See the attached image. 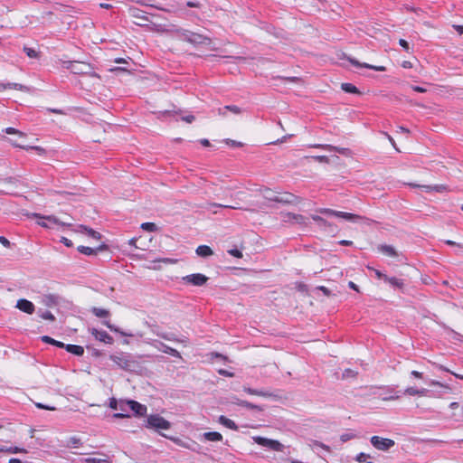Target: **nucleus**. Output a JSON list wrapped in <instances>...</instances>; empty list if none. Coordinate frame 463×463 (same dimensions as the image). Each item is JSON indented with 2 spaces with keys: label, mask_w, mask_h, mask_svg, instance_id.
<instances>
[{
  "label": "nucleus",
  "mask_w": 463,
  "mask_h": 463,
  "mask_svg": "<svg viewBox=\"0 0 463 463\" xmlns=\"http://www.w3.org/2000/svg\"><path fill=\"white\" fill-rule=\"evenodd\" d=\"M312 146L313 147L326 149V150H328V151H335V152H338V153H340L342 155H348V153H349V149L348 148L338 147V146H335L328 145V144H317V145H314Z\"/></svg>",
  "instance_id": "f3484780"
},
{
  "label": "nucleus",
  "mask_w": 463,
  "mask_h": 463,
  "mask_svg": "<svg viewBox=\"0 0 463 463\" xmlns=\"http://www.w3.org/2000/svg\"><path fill=\"white\" fill-rule=\"evenodd\" d=\"M109 358L123 370L130 371L135 366V362L131 359L130 354H112Z\"/></svg>",
  "instance_id": "20e7f679"
},
{
  "label": "nucleus",
  "mask_w": 463,
  "mask_h": 463,
  "mask_svg": "<svg viewBox=\"0 0 463 463\" xmlns=\"http://www.w3.org/2000/svg\"><path fill=\"white\" fill-rule=\"evenodd\" d=\"M175 32L182 40L194 45H210L212 43V39L210 37L184 29H177Z\"/></svg>",
  "instance_id": "f257e3e1"
},
{
  "label": "nucleus",
  "mask_w": 463,
  "mask_h": 463,
  "mask_svg": "<svg viewBox=\"0 0 463 463\" xmlns=\"http://www.w3.org/2000/svg\"><path fill=\"white\" fill-rule=\"evenodd\" d=\"M6 134L8 135H17L20 138H25L26 137V134L14 128H6L5 130H4Z\"/></svg>",
  "instance_id": "72a5a7b5"
},
{
  "label": "nucleus",
  "mask_w": 463,
  "mask_h": 463,
  "mask_svg": "<svg viewBox=\"0 0 463 463\" xmlns=\"http://www.w3.org/2000/svg\"><path fill=\"white\" fill-rule=\"evenodd\" d=\"M349 61L356 67L367 68V69H371V70H373L376 71H385V67H383V66H374V65H371L368 63H361L354 59H349Z\"/></svg>",
  "instance_id": "4be33fe9"
},
{
  "label": "nucleus",
  "mask_w": 463,
  "mask_h": 463,
  "mask_svg": "<svg viewBox=\"0 0 463 463\" xmlns=\"http://www.w3.org/2000/svg\"><path fill=\"white\" fill-rule=\"evenodd\" d=\"M90 331L97 340L109 345L113 343V338L106 331L98 330L96 328H91Z\"/></svg>",
  "instance_id": "f8f14e48"
},
{
  "label": "nucleus",
  "mask_w": 463,
  "mask_h": 463,
  "mask_svg": "<svg viewBox=\"0 0 463 463\" xmlns=\"http://www.w3.org/2000/svg\"><path fill=\"white\" fill-rule=\"evenodd\" d=\"M61 241L67 247H71L73 245L71 241L67 239L66 237H61Z\"/></svg>",
  "instance_id": "0e129e2a"
},
{
  "label": "nucleus",
  "mask_w": 463,
  "mask_h": 463,
  "mask_svg": "<svg viewBox=\"0 0 463 463\" xmlns=\"http://www.w3.org/2000/svg\"><path fill=\"white\" fill-rule=\"evenodd\" d=\"M228 253L230 255L233 256V257H236V258H241L242 257L241 251L237 250V249L229 250Z\"/></svg>",
  "instance_id": "603ef678"
},
{
  "label": "nucleus",
  "mask_w": 463,
  "mask_h": 463,
  "mask_svg": "<svg viewBox=\"0 0 463 463\" xmlns=\"http://www.w3.org/2000/svg\"><path fill=\"white\" fill-rule=\"evenodd\" d=\"M146 344L148 345H151L152 346H154L155 348H156L157 350L159 351H162L165 354H168L172 356H175V357H177V358H181V354L180 353L175 349V348H172L166 345H165L164 343L160 342V341H157V340H146Z\"/></svg>",
  "instance_id": "1a4fd4ad"
},
{
  "label": "nucleus",
  "mask_w": 463,
  "mask_h": 463,
  "mask_svg": "<svg viewBox=\"0 0 463 463\" xmlns=\"http://www.w3.org/2000/svg\"><path fill=\"white\" fill-rule=\"evenodd\" d=\"M399 43L407 52H410L411 48L407 41L400 39Z\"/></svg>",
  "instance_id": "5fc2aeb1"
},
{
  "label": "nucleus",
  "mask_w": 463,
  "mask_h": 463,
  "mask_svg": "<svg viewBox=\"0 0 463 463\" xmlns=\"http://www.w3.org/2000/svg\"><path fill=\"white\" fill-rule=\"evenodd\" d=\"M105 249H106V245H104V244L98 247L97 249H93V248L86 247V246H79L78 247V250L80 253H82L84 255H88V256L95 255V254H97L98 251L105 250Z\"/></svg>",
  "instance_id": "412c9836"
},
{
  "label": "nucleus",
  "mask_w": 463,
  "mask_h": 463,
  "mask_svg": "<svg viewBox=\"0 0 463 463\" xmlns=\"http://www.w3.org/2000/svg\"><path fill=\"white\" fill-rule=\"evenodd\" d=\"M385 282L389 283L392 287L396 288H402L404 286L403 280L395 277L385 278Z\"/></svg>",
  "instance_id": "c85d7f7f"
},
{
  "label": "nucleus",
  "mask_w": 463,
  "mask_h": 463,
  "mask_svg": "<svg viewBox=\"0 0 463 463\" xmlns=\"http://www.w3.org/2000/svg\"><path fill=\"white\" fill-rule=\"evenodd\" d=\"M318 212L320 213H323L326 215H331V216H335L338 218H343V219L352 222H357L358 221H368L366 218L357 215V214L335 211V210H332L329 208H321L318 210Z\"/></svg>",
  "instance_id": "7ed1b4c3"
},
{
  "label": "nucleus",
  "mask_w": 463,
  "mask_h": 463,
  "mask_svg": "<svg viewBox=\"0 0 463 463\" xmlns=\"http://www.w3.org/2000/svg\"><path fill=\"white\" fill-rule=\"evenodd\" d=\"M312 219L317 222L318 226L321 228H325L326 226H329L330 224L326 221L324 218L318 216V215H312Z\"/></svg>",
  "instance_id": "a19ab883"
},
{
  "label": "nucleus",
  "mask_w": 463,
  "mask_h": 463,
  "mask_svg": "<svg viewBox=\"0 0 463 463\" xmlns=\"http://www.w3.org/2000/svg\"><path fill=\"white\" fill-rule=\"evenodd\" d=\"M404 394L409 396H419V388L411 386L404 390Z\"/></svg>",
  "instance_id": "79ce46f5"
},
{
  "label": "nucleus",
  "mask_w": 463,
  "mask_h": 463,
  "mask_svg": "<svg viewBox=\"0 0 463 463\" xmlns=\"http://www.w3.org/2000/svg\"><path fill=\"white\" fill-rule=\"evenodd\" d=\"M252 439L254 440L255 443L273 451H282L284 449V445L280 443L279 440L260 436H254L252 437Z\"/></svg>",
  "instance_id": "39448f33"
},
{
  "label": "nucleus",
  "mask_w": 463,
  "mask_h": 463,
  "mask_svg": "<svg viewBox=\"0 0 463 463\" xmlns=\"http://www.w3.org/2000/svg\"><path fill=\"white\" fill-rule=\"evenodd\" d=\"M103 324L108 327L109 328L111 331H114V332H117V333H119L120 335H128V336H131L132 335L129 334V333H125L123 331H120L119 328L116 327L115 326L111 325L109 321H105L103 322Z\"/></svg>",
  "instance_id": "ea45409f"
},
{
  "label": "nucleus",
  "mask_w": 463,
  "mask_h": 463,
  "mask_svg": "<svg viewBox=\"0 0 463 463\" xmlns=\"http://www.w3.org/2000/svg\"><path fill=\"white\" fill-rule=\"evenodd\" d=\"M8 141L14 146H16V147H20V148H23V149H26V150H29V149H32V150H34L36 151V153L39 155V156H43L45 155L46 151L44 148H43L42 146H24L22 144H19L17 143L16 141H14L12 139H8Z\"/></svg>",
  "instance_id": "a211bd4d"
},
{
  "label": "nucleus",
  "mask_w": 463,
  "mask_h": 463,
  "mask_svg": "<svg viewBox=\"0 0 463 463\" xmlns=\"http://www.w3.org/2000/svg\"><path fill=\"white\" fill-rule=\"evenodd\" d=\"M203 437L205 440H208V441H222V435L217 431L204 432L203 434Z\"/></svg>",
  "instance_id": "b1692460"
},
{
  "label": "nucleus",
  "mask_w": 463,
  "mask_h": 463,
  "mask_svg": "<svg viewBox=\"0 0 463 463\" xmlns=\"http://www.w3.org/2000/svg\"><path fill=\"white\" fill-rule=\"evenodd\" d=\"M371 443L375 449L383 451L389 450L395 444L394 440L379 436H373L371 438Z\"/></svg>",
  "instance_id": "6e6552de"
},
{
  "label": "nucleus",
  "mask_w": 463,
  "mask_h": 463,
  "mask_svg": "<svg viewBox=\"0 0 463 463\" xmlns=\"http://www.w3.org/2000/svg\"><path fill=\"white\" fill-rule=\"evenodd\" d=\"M147 427L156 430H168L171 423L163 417L154 414L147 417Z\"/></svg>",
  "instance_id": "0eeeda50"
},
{
  "label": "nucleus",
  "mask_w": 463,
  "mask_h": 463,
  "mask_svg": "<svg viewBox=\"0 0 463 463\" xmlns=\"http://www.w3.org/2000/svg\"><path fill=\"white\" fill-rule=\"evenodd\" d=\"M219 422L230 430H238V426L236 425V423L223 415L219 417Z\"/></svg>",
  "instance_id": "393cba45"
},
{
  "label": "nucleus",
  "mask_w": 463,
  "mask_h": 463,
  "mask_svg": "<svg viewBox=\"0 0 463 463\" xmlns=\"http://www.w3.org/2000/svg\"><path fill=\"white\" fill-rule=\"evenodd\" d=\"M84 462L85 463H109V460L108 457H105V458H87L84 459Z\"/></svg>",
  "instance_id": "4c0bfd02"
},
{
  "label": "nucleus",
  "mask_w": 463,
  "mask_h": 463,
  "mask_svg": "<svg viewBox=\"0 0 463 463\" xmlns=\"http://www.w3.org/2000/svg\"><path fill=\"white\" fill-rule=\"evenodd\" d=\"M226 110H229L234 114H240L241 113V109L237 106H234V105H229V106H225L223 109H220V114L222 115V116H225L226 113L225 111Z\"/></svg>",
  "instance_id": "7c9ffc66"
},
{
  "label": "nucleus",
  "mask_w": 463,
  "mask_h": 463,
  "mask_svg": "<svg viewBox=\"0 0 463 463\" xmlns=\"http://www.w3.org/2000/svg\"><path fill=\"white\" fill-rule=\"evenodd\" d=\"M130 410L137 416H143L146 413V407L136 401L128 400V411Z\"/></svg>",
  "instance_id": "4468645a"
},
{
  "label": "nucleus",
  "mask_w": 463,
  "mask_h": 463,
  "mask_svg": "<svg viewBox=\"0 0 463 463\" xmlns=\"http://www.w3.org/2000/svg\"><path fill=\"white\" fill-rule=\"evenodd\" d=\"M85 234L94 240H97V241L100 240V238H101V235L99 232H98L89 227H87Z\"/></svg>",
  "instance_id": "58836bf2"
},
{
  "label": "nucleus",
  "mask_w": 463,
  "mask_h": 463,
  "mask_svg": "<svg viewBox=\"0 0 463 463\" xmlns=\"http://www.w3.org/2000/svg\"><path fill=\"white\" fill-rule=\"evenodd\" d=\"M252 439L254 440L255 443L273 451H282L284 449V445L280 443L279 440L260 436H254L252 437Z\"/></svg>",
  "instance_id": "423d86ee"
},
{
  "label": "nucleus",
  "mask_w": 463,
  "mask_h": 463,
  "mask_svg": "<svg viewBox=\"0 0 463 463\" xmlns=\"http://www.w3.org/2000/svg\"><path fill=\"white\" fill-rule=\"evenodd\" d=\"M211 206L215 207H222V208H232V209H239V206L236 205H225V204H218V203H212Z\"/></svg>",
  "instance_id": "bf43d9fd"
},
{
  "label": "nucleus",
  "mask_w": 463,
  "mask_h": 463,
  "mask_svg": "<svg viewBox=\"0 0 463 463\" xmlns=\"http://www.w3.org/2000/svg\"><path fill=\"white\" fill-rule=\"evenodd\" d=\"M129 14L134 18L140 19L145 22L148 20L147 17L142 14V11L138 10L137 8H130Z\"/></svg>",
  "instance_id": "c756f323"
},
{
  "label": "nucleus",
  "mask_w": 463,
  "mask_h": 463,
  "mask_svg": "<svg viewBox=\"0 0 463 463\" xmlns=\"http://www.w3.org/2000/svg\"><path fill=\"white\" fill-rule=\"evenodd\" d=\"M7 453H26V449L18 447H9L6 449Z\"/></svg>",
  "instance_id": "49530a36"
},
{
  "label": "nucleus",
  "mask_w": 463,
  "mask_h": 463,
  "mask_svg": "<svg viewBox=\"0 0 463 463\" xmlns=\"http://www.w3.org/2000/svg\"><path fill=\"white\" fill-rule=\"evenodd\" d=\"M196 254L200 257H209L213 254L212 249L207 245H201L196 249Z\"/></svg>",
  "instance_id": "bb28decb"
},
{
  "label": "nucleus",
  "mask_w": 463,
  "mask_h": 463,
  "mask_svg": "<svg viewBox=\"0 0 463 463\" xmlns=\"http://www.w3.org/2000/svg\"><path fill=\"white\" fill-rule=\"evenodd\" d=\"M32 217L37 219V224L47 229H54L57 226H70L71 223L60 221L57 217L53 215L42 216L38 213H33Z\"/></svg>",
  "instance_id": "f03ea898"
},
{
  "label": "nucleus",
  "mask_w": 463,
  "mask_h": 463,
  "mask_svg": "<svg viewBox=\"0 0 463 463\" xmlns=\"http://www.w3.org/2000/svg\"><path fill=\"white\" fill-rule=\"evenodd\" d=\"M153 262H155V263L156 262H161V263H164V264H175L177 262V260L171 259V258H163V259L156 260Z\"/></svg>",
  "instance_id": "c03bdc74"
},
{
  "label": "nucleus",
  "mask_w": 463,
  "mask_h": 463,
  "mask_svg": "<svg viewBox=\"0 0 463 463\" xmlns=\"http://www.w3.org/2000/svg\"><path fill=\"white\" fill-rule=\"evenodd\" d=\"M86 230H87V226H84V225H78L77 227H75V228L73 229V232H76V233H82V234H85Z\"/></svg>",
  "instance_id": "4d7b16f0"
},
{
  "label": "nucleus",
  "mask_w": 463,
  "mask_h": 463,
  "mask_svg": "<svg viewBox=\"0 0 463 463\" xmlns=\"http://www.w3.org/2000/svg\"><path fill=\"white\" fill-rule=\"evenodd\" d=\"M109 405L112 410L128 411V400H117L116 398H110Z\"/></svg>",
  "instance_id": "2eb2a0df"
},
{
  "label": "nucleus",
  "mask_w": 463,
  "mask_h": 463,
  "mask_svg": "<svg viewBox=\"0 0 463 463\" xmlns=\"http://www.w3.org/2000/svg\"><path fill=\"white\" fill-rule=\"evenodd\" d=\"M453 28L460 34L463 33V25H457V24H454L453 25Z\"/></svg>",
  "instance_id": "774afa93"
},
{
  "label": "nucleus",
  "mask_w": 463,
  "mask_h": 463,
  "mask_svg": "<svg viewBox=\"0 0 463 463\" xmlns=\"http://www.w3.org/2000/svg\"><path fill=\"white\" fill-rule=\"evenodd\" d=\"M415 186L421 187L426 192H429V193H430V192L444 193V192L449 191L448 186L445 184H435V185H418V184H416Z\"/></svg>",
  "instance_id": "6ab92c4d"
},
{
  "label": "nucleus",
  "mask_w": 463,
  "mask_h": 463,
  "mask_svg": "<svg viewBox=\"0 0 463 463\" xmlns=\"http://www.w3.org/2000/svg\"><path fill=\"white\" fill-rule=\"evenodd\" d=\"M378 250L380 252H382L383 254L392 257V258L398 257V251L395 250L394 247H392L391 245H386V244L380 245V246H378Z\"/></svg>",
  "instance_id": "aec40b11"
},
{
  "label": "nucleus",
  "mask_w": 463,
  "mask_h": 463,
  "mask_svg": "<svg viewBox=\"0 0 463 463\" xmlns=\"http://www.w3.org/2000/svg\"><path fill=\"white\" fill-rule=\"evenodd\" d=\"M0 243L5 248L10 247V241L4 236H0Z\"/></svg>",
  "instance_id": "052dcab7"
},
{
  "label": "nucleus",
  "mask_w": 463,
  "mask_h": 463,
  "mask_svg": "<svg viewBox=\"0 0 463 463\" xmlns=\"http://www.w3.org/2000/svg\"><path fill=\"white\" fill-rule=\"evenodd\" d=\"M317 289H318V290H320V291H322V292L324 293V295H326V296H330V290H329L327 288H326V287H324V286H319V287L317 288Z\"/></svg>",
  "instance_id": "69168bd1"
},
{
  "label": "nucleus",
  "mask_w": 463,
  "mask_h": 463,
  "mask_svg": "<svg viewBox=\"0 0 463 463\" xmlns=\"http://www.w3.org/2000/svg\"><path fill=\"white\" fill-rule=\"evenodd\" d=\"M356 375V373L354 372L353 370L351 369H346L345 370L344 373H343V376L344 377H354Z\"/></svg>",
  "instance_id": "13d9d810"
},
{
  "label": "nucleus",
  "mask_w": 463,
  "mask_h": 463,
  "mask_svg": "<svg viewBox=\"0 0 463 463\" xmlns=\"http://www.w3.org/2000/svg\"><path fill=\"white\" fill-rule=\"evenodd\" d=\"M445 243H446L447 245H449V246H458V247L463 248V245H462V244L457 243V242H455V241H450V240H447V241H445Z\"/></svg>",
  "instance_id": "338daca9"
},
{
  "label": "nucleus",
  "mask_w": 463,
  "mask_h": 463,
  "mask_svg": "<svg viewBox=\"0 0 463 463\" xmlns=\"http://www.w3.org/2000/svg\"><path fill=\"white\" fill-rule=\"evenodd\" d=\"M313 158L319 163L329 164V158L326 156H316Z\"/></svg>",
  "instance_id": "8fccbe9b"
},
{
  "label": "nucleus",
  "mask_w": 463,
  "mask_h": 463,
  "mask_svg": "<svg viewBox=\"0 0 463 463\" xmlns=\"http://www.w3.org/2000/svg\"><path fill=\"white\" fill-rule=\"evenodd\" d=\"M430 391L426 388H419V397L429 396Z\"/></svg>",
  "instance_id": "680f3d73"
},
{
  "label": "nucleus",
  "mask_w": 463,
  "mask_h": 463,
  "mask_svg": "<svg viewBox=\"0 0 463 463\" xmlns=\"http://www.w3.org/2000/svg\"><path fill=\"white\" fill-rule=\"evenodd\" d=\"M292 217L297 223L307 224V218L305 216L294 214Z\"/></svg>",
  "instance_id": "09e8293b"
},
{
  "label": "nucleus",
  "mask_w": 463,
  "mask_h": 463,
  "mask_svg": "<svg viewBox=\"0 0 463 463\" xmlns=\"http://www.w3.org/2000/svg\"><path fill=\"white\" fill-rule=\"evenodd\" d=\"M39 315L43 319H46V320H50V321H54V319H55L54 316L50 311H43V312H40Z\"/></svg>",
  "instance_id": "37998d69"
},
{
  "label": "nucleus",
  "mask_w": 463,
  "mask_h": 463,
  "mask_svg": "<svg viewBox=\"0 0 463 463\" xmlns=\"http://www.w3.org/2000/svg\"><path fill=\"white\" fill-rule=\"evenodd\" d=\"M240 406L246 407L252 410H260L258 405H254L248 402H243V403H239Z\"/></svg>",
  "instance_id": "3c124183"
},
{
  "label": "nucleus",
  "mask_w": 463,
  "mask_h": 463,
  "mask_svg": "<svg viewBox=\"0 0 463 463\" xmlns=\"http://www.w3.org/2000/svg\"><path fill=\"white\" fill-rule=\"evenodd\" d=\"M59 298L52 294L44 295L43 297V303L47 307H54L58 304Z\"/></svg>",
  "instance_id": "5701e85b"
},
{
  "label": "nucleus",
  "mask_w": 463,
  "mask_h": 463,
  "mask_svg": "<svg viewBox=\"0 0 463 463\" xmlns=\"http://www.w3.org/2000/svg\"><path fill=\"white\" fill-rule=\"evenodd\" d=\"M15 307L21 311L27 314H33L35 309L34 305L31 301L24 298L19 299Z\"/></svg>",
  "instance_id": "dca6fc26"
},
{
  "label": "nucleus",
  "mask_w": 463,
  "mask_h": 463,
  "mask_svg": "<svg viewBox=\"0 0 463 463\" xmlns=\"http://www.w3.org/2000/svg\"><path fill=\"white\" fill-rule=\"evenodd\" d=\"M262 195L265 199L269 200V201H272V202H278V203H290V199L288 197H291V195H288L287 198H283V197H279L277 196L274 192H272L270 189L269 188H265L263 191H262Z\"/></svg>",
  "instance_id": "ddd939ff"
},
{
  "label": "nucleus",
  "mask_w": 463,
  "mask_h": 463,
  "mask_svg": "<svg viewBox=\"0 0 463 463\" xmlns=\"http://www.w3.org/2000/svg\"><path fill=\"white\" fill-rule=\"evenodd\" d=\"M356 435L353 432H346V433H343L341 436H340V439L342 442H345L349 439H352L354 438H355Z\"/></svg>",
  "instance_id": "a18cd8bd"
},
{
  "label": "nucleus",
  "mask_w": 463,
  "mask_h": 463,
  "mask_svg": "<svg viewBox=\"0 0 463 463\" xmlns=\"http://www.w3.org/2000/svg\"><path fill=\"white\" fill-rule=\"evenodd\" d=\"M342 90L348 93H358V90L355 86L351 83H343Z\"/></svg>",
  "instance_id": "c9c22d12"
},
{
  "label": "nucleus",
  "mask_w": 463,
  "mask_h": 463,
  "mask_svg": "<svg viewBox=\"0 0 463 463\" xmlns=\"http://www.w3.org/2000/svg\"><path fill=\"white\" fill-rule=\"evenodd\" d=\"M370 458L369 455L365 454V453H359L357 456H356V460L358 462H365L366 458Z\"/></svg>",
  "instance_id": "6e6d98bb"
},
{
  "label": "nucleus",
  "mask_w": 463,
  "mask_h": 463,
  "mask_svg": "<svg viewBox=\"0 0 463 463\" xmlns=\"http://www.w3.org/2000/svg\"><path fill=\"white\" fill-rule=\"evenodd\" d=\"M66 68L71 70L75 74H83L88 73L87 69H89L90 66L83 62L69 61L66 65Z\"/></svg>",
  "instance_id": "9b49d317"
},
{
  "label": "nucleus",
  "mask_w": 463,
  "mask_h": 463,
  "mask_svg": "<svg viewBox=\"0 0 463 463\" xmlns=\"http://www.w3.org/2000/svg\"><path fill=\"white\" fill-rule=\"evenodd\" d=\"M243 391L251 395H258V396H263V397L269 396V393H268L264 391H259V390L251 389L249 387H243Z\"/></svg>",
  "instance_id": "473e14b6"
},
{
  "label": "nucleus",
  "mask_w": 463,
  "mask_h": 463,
  "mask_svg": "<svg viewBox=\"0 0 463 463\" xmlns=\"http://www.w3.org/2000/svg\"><path fill=\"white\" fill-rule=\"evenodd\" d=\"M91 312L98 317H108L109 316V310L99 307H93Z\"/></svg>",
  "instance_id": "2f4dec72"
},
{
  "label": "nucleus",
  "mask_w": 463,
  "mask_h": 463,
  "mask_svg": "<svg viewBox=\"0 0 463 463\" xmlns=\"http://www.w3.org/2000/svg\"><path fill=\"white\" fill-rule=\"evenodd\" d=\"M24 52L26 53V55L29 57V58H37L38 56V53L35 50L32 49V48H29V47H24Z\"/></svg>",
  "instance_id": "de8ad7c7"
},
{
  "label": "nucleus",
  "mask_w": 463,
  "mask_h": 463,
  "mask_svg": "<svg viewBox=\"0 0 463 463\" xmlns=\"http://www.w3.org/2000/svg\"><path fill=\"white\" fill-rule=\"evenodd\" d=\"M128 417H129V414L128 413V411H121V412H117V413L113 414V418H115V419H124V418H128Z\"/></svg>",
  "instance_id": "864d4df0"
},
{
  "label": "nucleus",
  "mask_w": 463,
  "mask_h": 463,
  "mask_svg": "<svg viewBox=\"0 0 463 463\" xmlns=\"http://www.w3.org/2000/svg\"><path fill=\"white\" fill-rule=\"evenodd\" d=\"M64 348L71 354L76 355H82L84 353V349L80 345H65Z\"/></svg>",
  "instance_id": "cd10ccee"
},
{
  "label": "nucleus",
  "mask_w": 463,
  "mask_h": 463,
  "mask_svg": "<svg viewBox=\"0 0 463 463\" xmlns=\"http://www.w3.org/2000/svg\"><path fill=\"white\" fill-rule=\"evenodd\" d=\"M182 279L187 284H191L197 287H201L208 281V278L201 273L187 275L183 277Z\"/></svg>",
  "instance_id": "9d476101"
},
{
  "label": "nucleus",
  "mask_w": 463,
  "mask_h": 463,
  "mask_svg": "<svg viewBox=\"0 0 463 463\" xmlns=\"http://www.w3.org/2000/svg\"><path fill=\"white\" fill-rule=\"evenodd\" d=\"M6 89H15V90H24V91H27L28 90V88L26 86H24V85L19 84V83L4 84V83L0 82V91H3L5 90H6Z\"/></svg>",
  "instance_id": "a878e982"
},
{
  "label": "nucleus",
  "mask_w": 463,
  "mask_h": 463,
  "mask_svg": "<svg viewBox=\"0 0 463 463\" xmlns=\"http://www.w3.org/2000/svg\"><path fill=\"white\" fill-rule=\"evenodd\" d=\"M42 340L43 342H45V343L54 345H56L58 347H64L65 346V345L63 343L56 341V340H54L52 337L47 336V335L43 336Z\"/></svg>",
  "instance_id": "e433bc0d"
},
{
  "label": "nucleus",
  "mask_w": 463,
  "mask_h": 463,
  "mask_svg": "<svg viewBox=\"0 0 463 463\" xmlns=\"http://www.w3.org/2000/svg\"><path fill=\"white\" fill-rule=\"evenodd\" d=\"M141 228L144 231H146V232H156L158 230L156 224L154 223V222H144V223L141 224Z\"/></svg>",
  "instance_id": "f704fd0d"
},
{
  "label": "nucleus",
  "mask_w": 463,
  "mask_h": 463,
  "mask_svg": "<svg viewBox=\"0 0 463 463\" xmlns=\"http://www.w3.org/2000/svg\"><path fill=\"white\" fill-rule=\"evenodd\" d=\"M374 273H375V276L380 279H383L385 281V278H388L387 275L383 274V272H381L380 270L378 269H374Z\"/></svg>",
  "instance_id": "e2e57ef3"
}]
</instances>
